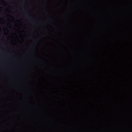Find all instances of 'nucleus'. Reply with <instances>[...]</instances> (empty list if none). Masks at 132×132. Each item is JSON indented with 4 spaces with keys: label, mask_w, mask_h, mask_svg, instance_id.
<instances>
[{
    "label": "nucleus",
    "mask_w": 132,
    "mask_h": 132,
    "mask_svg": "<svg viewBox=\"0 0 132 132\" xmlns=\"http://www.w3.org/2000/svg\"><path fill=\"white\" fill-rule=\"evenodd\" d=\"M0 8H1L0 7Z\"/></svg>",
    "instance_id": "f257e3e1"
}]
</instances>
